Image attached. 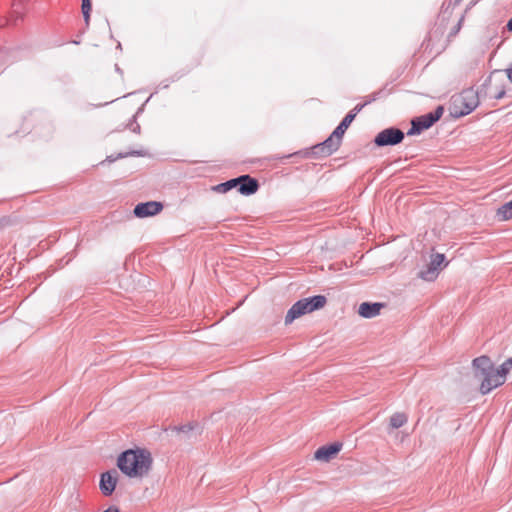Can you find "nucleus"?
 Instances as JSON below:
<instances>
[{"mask_svg": "<svg viewBox=\"0 0 512 512\" xmlns=\"http://www.w3.org/2000/svg\"><path fill=\"white\" fill-rule=\"evenodd\" d=\"M472 364L475 377L481 379L480 392L483 395L505 383L506 375L501 372V366L495 368L489 357L480 356L475 358Z\"/></svg>", "mask_w": 512, "mask_h": 512, "instance_id": "f257e3e1", "label": "nucleus"}, {"mask_svg": "<svg viewBox=\"0 0 512 512\" xmlns=\"http://www.w3.org/2000/svg\"><path fill=\"white\" fill-rule=\"evenodd\" d=\"M152 464L150 453L145 450H127L117 459V466L128 477H143Z\"/></svg>", "mask_w": 512, "mask_h": 512, "instance_id": "f03ea898", "label": "nucleus"}, {"mask_svg": "<svg viewBox=\"0 0 512 512\" xmlns=\"http://www.w3.org/2000/svg\"><path fill=\"white\" fill-rule=\"evenodd\" d=\"M326 304V297L323 295H316L309 298L300 299L295 302L288 310L285 317V324H291L295 319L311 313L315 310L321 309Z\"/></svg>", "mask_w": 512, "mask_h": 512, "instance_id": "7ed1b4c3", "label": "nucleus"}, {"mask_svg": "<svg viewBox=\"0 0 512 512\" xmlns=\"http://www.w3.org/2000/svg\"><path fill=\"white\" fill-rule=\"evenodd\" d=\"M478 97L473 90H466L453 98L454 115L465 116L478 106Z\"/></svg>", "mask_w": 512, "mask_h": 512, "instance_id": "20e7f679", "label": "nucleus"}, {"mask_svg": "<svg viewBox=\"0 0 512 512\" xmlns=\"http://www.w3.org/2000/svg\"><path fill=\"white\" fill-rule=\"evenodd\" d=\"M443 114V108L437 107L435 111L427 113L418 117L411 122V128L408 135H415L421 133L423 130L430 128L436 121H438Z\"/></svg>", "mask_w": 512, "mask_h": 512, "instance_id": "39448f33", "label": "nucleus"}, {"mask_svg": "<svg viewBox=\"0 0 512 512\" xmlns=\"http://www.w3.org/2000/svg\"><path fill=\"white\" fill-rule=\"evenodd\" d=\"M404 137L405 135L402 130L396 127H389L376 135L374 143L378 147L394 146L401 143Z\"/></svg>", "mask_w": 512, "mask_h": 512, "instance_id": "423d86ee", "label": "nucleus"}, {"mask_svg": "<svg viewBox=\"0 0 512 512\" xmlns=\"http://www.w3.org/2000/svg\"><path fill=\"white\" fill-rule=\"evenodd\" d=\"M446 265L447 263H445L444 254H434L431 256L429 264H427L426 267L418 273V277L424 281H434L437 278L439 271Z\"/></svg>", "mask_w": 512, "mask_h": 512, "instance_id": "0eeeda50", "label": "nucleus"}, {"mask_svg": "<svg viewBox=\"0 0 512 512\" xmlns=\"http://www.w3.org/2000/svg\"><path fill=\"white\" fill-rule=\"evenodd\" d=\"M118 482V471L112 469L101 474L99 488L104 496H110Z\"/></svg>", "mask_w": 512, "mask_h": 512, "instance_id": "6e6552de", "label": "nucleus"}, {"mask_svg": "<svg viewBox=\"0 0 512 512\" xmlns=\"http://www.w3.org/2000/svg\"><path fill=\"white\" fill-rule=\"evenodd\" d=\"M162 209V203L157 201H149L137 204L134 208V214L138 218H145L158 214Z\"/></svg>", "mask_w": 512, "mask_h": 512, "instance_id": "1a4fd4ad", "label": "nucleus"}, {"mask_svg": "<svg viewBox=\"0 0 512 512\" xmlns=\"http://www.w3.org/2000/svg\"><path fill=\"white\" fill-rule=\"evenodd\" d=\"M342 138L339 136H334V132L330 135L329 138H327L324 142L316 145L314 147V153L315 154H322V155H331L333 152H335L340 144H341Z\"/></svg>", "mask_w": 512, "mask_h": 512, "instance_id": "9d476101", "label": "nucleus"}, {"mask_svg": "<svg viewBox=\"0 0 512 512\" xmlns=\"http://www.w3.org/2000/svg\"><path fill=\"white\" fill-rule=\"evenodd\" d=\"M240 180L237 189L242 195H253L259 189V183L255 178H252L250 175L245 174L238 177Z\"/></svg>", "mask_w": 512, "mask_h": 512, "instance_id": "9b49d317", "label": "nucleus"}, {"mask_svg": "<svg viewBox=\"0 0 512 512\" xmlns=\"http://www.w3.org/2000/svg\"><path fill=\"white\" fill-rule=\"evenodd\" d=\"M384 307L383 303L363 302L359 305L358 313L363 318H374L380 314L381 309Z\"/></svg>", "mask_w": 512, "mask_h": 512, "instance_id": "f8f14e48", "label": "nucleus"}, {"mask_svg": "<svg viewBox=\"0 0 512 512\" xmlns=\"http://www.w3.org/2000/svg\"><path fill=\"white\" fill-rule=\"evenodd\" d=\"M341 447L340 443L322 446L316 450L314 457L319 461H329L341 450Z\"/></svg>", "mask_w": 512, "mask_h": 512, "instance_id": "ddd939ff", "label": "nucleus"}, {"mask_svg": "<svg viewBox=\"0 0 512 512\" xmlns=\"http://www.w3.org/2000/svg\"><path fill=\"white\" fill-rule=\"evenodd\" d=\"M240 180L237 178L230 179L226 182L220 183L213 187V190L218 193H226L233 188H237Z\"/></svg>", "mask_w": 512, "mask_h": 512, "instance_id": "4468645a", "label": "nucleus"}, {"mask_svg": "<svg viewBox=\"0 0 512 512\" xmlns=\"http://www.w3.org/2000/svg\"><path fill=\"white\" fill-rule=\"evenodd\" d=\"M354 120V115H346L343 120L340 122V124L334 129V136L343 137L345 131L348 129L350 124Z\"/></svg>", "mask_w": 512, "mask_h": 512, "instance_id": "2eb2a0df", "label": "nucleus"}, {"mask_svg": "<svg viewBox=\"0 0 512 512\" xmlns=\"http://www.w3.org/2000/svg\"><path fill=\"white\" fill-rule=\"evenodd\" d=\"M497 217L500 220H508L512 218V200L498 208Z\"/></svg>", "mask_w": 512, "mask_h": 512, "instance_id": "dca6fc26", "label": "nucleus"}, {"mask_svg": "<svg viewBox=\"0 0 512 512\" xmlns=\"http://www.w3.org/2000/svg\"><path fill=\"white\" fill-rule=\"evenodd\" d=\"M408 418L404 413H395L390 418V425L392 428L398 429L402 427Z\"/></svg>", "mask_w": 512, "mask_h": 512, "instance_id": "f3484780", "label": "nucleus"}, {"mask_svg": "<svg viewBox=\"0 0 512 512\" xmlns=\"http://www.w3.org/2000/svg\"><path fill=\"white\" fill-rule=\"evenodd\" d=\"M82 14L85 20V23L88 25L90 20V12H91V0H82Z\"/></svg>", "mask_w": 512, "mask_h": 512, "instance_id": "a211bd4d", "label": "nucleus"}, {"mask_svg": "<svg viewBox=\"0 0 512 512\" xmlns=\"http://www.w3.org/2000/svg\"><path fill=\"white\" fill-rule=\"evenodd\" d=\"M500 366H501V372L505 373L506 376L509 373H512V357L505 360Z\"/></svg>", "mask_w": 512, "mask_h": 512, "instance_id": "6ab92c4d", "label": "nucleus"}, {"mask_svg": "<svg viewBox=\"0 0 512 512\" xmlns=\"http://www.w3.org/2000/svg\"><path fill=\"white\" fill-rule=\"evenodd\" d=\"M193 429V426L191 424H185L181 426H173L170 428L171 431L177 432V433H188Z\"/></svg>", "mask_w": 512, "mask_h": 512, "instance_id": "aec40b11", "label": "nucleus"}, {"mask_svg": "<svg viewBox=\"0 0 512 512\" xmlns=\"http://www.w3.org/2000/svg\"><path fill=\"white\" fill-rule=\"evenodd\" d=\"M23 10V4L21 2H15L12 6V13L15 15L16 19L21 18Z\"/></svg>", "mask_w": 512, "mask_h": 512, "instance_id": "412c9836", "label": "nucleus"}, {"mask_svg": "<svg viewBox=\"0 0 512 512\" xmlns=\"http://www.w3.org/2000/svg\"><path fill=\"white\" fill-rule=\"evenodd\" d=\"M372 100H367L366 102L362 103V104H357L349 113L348 115H354V118L356 117V115L369 103H371Z\"/></svg>", "mask_w": 512, "mask_h": 512, "instance_id": "4be33fe9", "label": "nucleus"}, {"mask_svg": "<svg viewBox=\"0 0 512 512\" xmlns=\"http://www.w3.org/2000/svg\"><path fill=\"white\" fill-rule=\"evenodd\" d=\"M103 512H120L119 509L116 506H110Z\"/></svg>", "mask_w": 512, "mask_h": 512, "instance_id": "5701e85b", "label": "nucleus"}, {"mask_svg": "<svg viewBox=\"0 0 512 512\" xmlns=\"http://www.w3.org/2000/svg\"><path fill=\"white\" fill-rule=\"evenodd\" d=\"M506 74L508 79L512 82V66L508 69H506Z\"/></svg>", "mask_w": 512, "mask_h": 512, "instance_id": "b1692460", "label": "nucleus"}, {"mask_svg": "<svg viewBox=\"0 0 512 512\" xmlns=\"http://www.w3.org/2000/svg\"><path fill=\"white\" fill-rule=\"evenodd\" d=\"M507 29L512 32V17L509 19L507 23Z\"/></svg>", "mask_w": 512, "mask_h": 512, "instance_id": "393cba45", "label": "nucleus"}, {"mask_svg": "<svg viewBox=\"0 0 512 512\" xmlns=\"http://www.w3.org/2000/svg\"><path fill=\"white\" fill-rule=\"evenodd\" d=\"M504 94H505V92H504V91H501V92H499V93L496 95V98H497V99H500V98H502V97L504 96Z\"/></svg>", "mask_w": 512, "mask_h": 512, "instance_id": "a878e982", "label": "nucleus"}, {"mask_svg": "<svg viewBox=\"0 0 512 512\" xmlns=\"http://www.w3.org/2000/svg\"><path fill=\"white\" fill-rule=\"evenodd\" d=\"M376 95H379V92H376V94L370 100L374 101L376 99Z\"/></svg>", "mask_w": 512, "mask_h": 512, "instance_id": "bb28decb", "label": "nucleus"}, {"mask_svg": "<svg viewBox=\"0 0 512 512\" xmlns=\"http://www.w3.org/2000/svg\"><path fill=\"white\" fill-rule=\"evenodd\" d=\"M107 160H108L109 162H113L115 159H112V158L108 157V158H107Z\"/></svg>", "mask_w": 512, "mask_h": 512, "instance_id": "cd10ccee", "label": "nucleus"}]
</instances>
